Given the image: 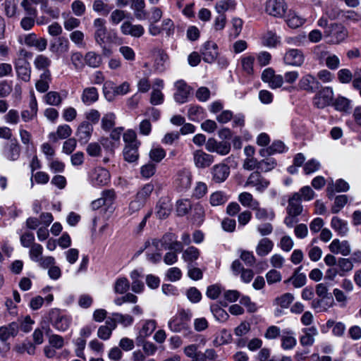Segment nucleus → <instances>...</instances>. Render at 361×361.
<instances>
[{"mask_svg":"<svg viewBox=\"0 0 361 361\" xmlns=\"http://www.w3.org/2000/svg\"><path fill=\"white\" fill-rule=\"evenodd\" d=\"M350 186L348 183L343 179H339L336 181V184L329 183L327 187V195L329 198L332 197L335 192H346L349 190Z\"/></svg>","mask_w":361,"mask_h":361,"instance_id":"nucleus-33","label":"nucleus"},{"mask_svg":"<svg viewBox=\"0 0 361 361\" xmlns=\"http://www.w3.org/2000/svg\"><path fill=\"white\" fill-rule=\"evenodd\" d=\"M85 61L90 67L97 68L102 63V57L94 51H89L85 56Z\"/></svg>","mask_w":361,"mask_h":361,"instance_id":"nucleus-48","label":"nucleus"},{"mask_svg":"<svg viewBox=\"0 0 361 361\" xmlns=\"http://www.w3.org/2000/svg\"><path fill=\"white\" fill-rule=\"evenodd\" d=\"M329 250L334 253H341L347 256L350 253V247L348 241L341 242L338 239L334 240L329 245Z\"/></svg>","mask_w":361,"mask_h":361,"instance_id":"nucleus-26","label":"nucleus"},{"mask_svg":"<svg viewBox=\"0 0 361 361\" xmlns=\"http://www.w3.org/2000/svg\"><path fill=\"white\" fill-rule=\"evenodd\" d=\"M92 9L95 12L101 13L102 14L106 16L112 10V7L109 6L102 0H95L93 2Z\"/></svg>","mask_w":361,"mask_h":361,"instance_id":"nucleus-56","label":"nucleus"},{"mask_svg":"<svg viewBox=\"0 0 361 361\" xmlns=\"http://www.w3.org/2000/svg\"><path fill=\"white\" fill-rule=\"evenodd\" d=\"M235 0H221L216 4V9L219 13H224V12L234 10L235 8Z\"/></svg>","mask_w":361,"mask_h":361,"instance_id":"nucleus-53","label":"nucleus"},{"mask_svg":"<svg viewBox=\"0 0 361 361\" xmlns=\"http://www.w3.org/2000/svg\"><path fill=\"white\" fill-rule=\"evenodd\" d=\"M351 101L344 97H338L334 103L335 108L340 111H348L350 109Z\"/></svg>","mask_w":361,"mask_h":361,"instance_id":"nucleus-63","label":"nucleus"},{"mask_svg":"<svg viewBox=\"0 0 361 361\" xmlns=\"http://www.w3.org/2000/svg\"><path fill=\"white\" fill-rule=\"evenodd\" d=\"M200 256L199 250L193 246L188 247L183 252L182 257L187 262H192Z\"/></svg>","mask_w":361,"mask_h":361,"instance_id":"nucleus-49","label":"nucleus"},{"mask_svg":"<svg viewBox=\"0 0 361 361\" xmlns=\"http://www.w3.org/2000/svg\"><path fill=\"white\" fill-rule=\"evenodd\" d=\"M169 327L172 331L183 332L185 336L192 334V331L189 328L188 323H185L180 320L179 317L176 315L169 322Z\"/></svg>","mask_w":361,"mask_h":361,"instance_id":"nucleus-23","label":"nucleus"},{"mask_svg":"<svg viewBox=\"0 0 361 361\" xmlns=\"http://www.w3.org/2000/svg\"><path fill=\"white\" fill-rule=\"evenodd\" d=\"M302 267H299L293 273V276L288 279L285 281V283L291 282L293 286L296 288L304 286L306 283V276L305 274L300 273Z\"/></svg>","mask_w":361,"mask_h":361,"instance_id":"nucleus-34","label":"nucleus"},{"mask_svg":"<svg viewBox=\"0 0 361 361\" xmlns=\"http://www.w3.org/2000/svg\"><path fill=\"white\" fill-rule=\"evenodd\" d=\"M172 204L169 197H161L156 206V214L160 219L167 218L171 214Z\"/></svg>","mask_w":361,"mask_h":361,"instance_id":"nucleus-19","label":"nucleus"},{"mask_svg":"<svg viewBox=\"0 0 361 361\" xmlns=\"http://www.w3.org/2000/svg\"><path fill=\"white\" fill-rule=\"evenodd\" d=\"M51 81V73L49 71H44L41 75L39 79L37 81L35 87L37 91L40 92H45L49 89V84Z\"/></svg>","mask_w":361,"mask_h":361,"instance_id":"nucleus-37","label":"nucleus"},{"mask_svg":"<svg viewBox=\"0 0 361 361\" xmlns=\"http://www.w3.org/2000/svg\"><path fill=\"white\" fill-rule=\"evenodd\" d=\"M114 197L115 193L113 190L104 191L100 198L91 203V207L94 210L98 209L102 206L109 207L112 204Z\"/></svg>","mask_w":361,"mask_h":361,"instance_id":"nucleus-22","label":"nucleus"},{"mask_svg":"<svg viewBox=\"0 0 361 361\" xmlns=\"http://www.w3.org/2000/svg\"><path fill=\"white\" fill-rule=\"evenodd\" d=\"M89 180L94 186L106 185L110 179L109 172L102 167H95L89 172Z\"/></svg>","mask_w":361,"mask_h":361,"instance_id":"nucleus-5","label":"nucleus"},{"mask_svg":"<svg viewBox=\"0 0 361 361\" xmlns=\"http://www.w3.org/2000/svg\"><path fill=\"white\" fill-rule=\"evenodd\" d=\"M130 288V283L125 277H121L116 280L114 283V290L115 293L123 294L128 290Z\"/></svg>","mask_w":361,"mask_h":361,"instance_id":"nucleus-51","label":"nucleus"},{"mask_svg":"<svg viewBox=\"0 0 361 361\" xmlns=\"http://www.w3.org/2000/svg\"><path fill=\"white\" fill-rule=\"evenodd\" d=\"M252 209L255 211V218L259 221L273 220L275 217V214L272 209L262 208L259 205H257Z\"/></svg>","mask_w":361,"mask_h":361,"instance_id":"nucleus-39","label":"nucleus"},{"mask_svg":"<svg viewBox=\"0 0 361 361\" xmlns=\"http://www.w3.org/2000/svg\"><path fill=\"white\" fill-rule=\"evenodd\" d=\"M334 99V91L330 87L322 89L314 96L313 103L319 109H323L331 104Z\"/></svg>","mask_w":361,"mask_h":361,"instance_id":"nucleus-7","label":"nucleus"},{"mask_svg":"<svg viewBox=\"0 0 361 361\" xmlns=\"http://www.w3.org/2000/svg\"><path fill=\"white\" fill-rule=\"evenodd\" d=\"M176 92L173 94L174 100L179 104L185 103L191 92V87L183 80H177L174 83Z\"/></svg>","mask_w":361,"mask_h":361,"instance_id":"nucleus-10","label":"nucleus"},{"mask_svg":"<svg viewBox=\"0 0 361 361\" xmlns=\"http://www.w3.org/2000/svg\"><path fill=\"white\" fill-rule=\"evenodd\" d=\"M176 184L180 191L186 190L191 185V173L187 170L180 171L176 179Z\"/></svg>","mask_w":361,"mask_h":361,"instance_id":"nucleus-27","label":"nucleus"},{"mask_svg":"<svg viewBox=\"0 0 361 361\" xmlns=\"http://www.w3.org/2000/svg\"><path fill=\"white\" fill-rule=\"evenodd\" d=\"M121 31L125 35L133 37H140L145 33V28L142 25H133L130 21H125L121 25Z\"/></svg>","mask_w":361,"mask_h":361,"instance_id":"nucleus-14","label":"nucleus"},{"mask_svg":"<svg viewBox=\"0 0 361 361\" xmlns=\"http://www.w3.org/2000/svg\"><path fill=\"white\" fill-rule=\"evenodd\" d=\"M298 87L307 92L313 93L320 87V83L314 76L307 74L299 80Z\"/></svg>","mask_w":361,"mask_h":361,"instance_id":"nucleus-13","label":"nucleus"},{"mask_svg":"<svg viewBox=\"0 0 361 361\" xmlns=\"http://www.w3.org/2000/svg\"><path fill=\"white\" fill-rule=\"evenodd\" d=\"M4 11L7 17H14L17 11V0H5Z\"/></svg>","mask_w":361,"mask_h":361,"instance_id":"nucleus-62","label":"nucleus"},{"mask_svg":"<svg viewBox=\"0 0 361 361\" xmlns=\"http://www.w3.org/2000/svg\"><path fill=\"white\" fill-rule=\"evenodd\" d=\"M154 190V185L151 183L145 184L136 194L135 197L140 200L146 203L152 191Z\"/></svg>","mask_w":361,"mask_h":361,"instance_id":"nucleus-52","label":"nucleus"},{"mask_svg":"<svg viewBox=\"0 0 361 361\" xmlns=\"http://www.w3.org/2000/svg\"><path fill=\"white\" fill-rule=\"evenodd\" d=\"M51 63V59L42 54L37 56L34 61L35 68L39 70H43L44 71H49V67Z\"/></svg>","mask_w":361,"mask_h":361,"instance_id":"nucleus-47","label":"nucleus"},{"mask_svg":"<svg viewBox=\"0 0 361 361\" xmlns=\"http://www.w3.org/2000/svg\"><path fill=\"white\" fill-rule=\"evenodd\" d=\"M230 174V168L225 164L214 165L212 169V180L217 183L224 182Z\"/></svg>","mask_w":361,"mask_h":361,"instance_id":"nucleus-15","label":"nucleus"},{"mask_svg":"<svg viewBox=\"0 0 361 361\" xmlns=\"http://www.w3.org/2000/svg\"><path fill=\"white\" fill-rule=\"evenodd\" d=\"M47 104L51 106H59L61 104L62 99L59 92L51 91L44 96Z\"/></svg>","mask_w":361,"mask_h":361,"instance_id":"nucleus-59","label":"nucleus"},{"mask_svg":"<svg viewBox=\"0 0 361 361\" xmlns=\"http://www.w3.org/2000/svg\"><path fill=\"white\" fill-rule=\"evenodd\" d=\"M305 61L303 52L298 49L288 50L284 56L283 61L286 65L299 67L302 65Z\"/></svg>","mask_w":361,"mask_h":361,"instance_id":"nucleus-12","label":"nucleus"},{"mask_svg":"<svg viewBox=\"0 0 361 361\" xmlns=\"http://www.w3.org/2000/svg\"><path fill=\"white\" fill-rule=\"evenodd\" d=\"M331 226L339 235L342 236L345 235L348 232L347 222L337 216L332 218Z\"/></svg>","mask_w":361,"mask_h":361,"instance_id":"nucleus-40","label":"nucleus"},{"mask_svg":"<svg viewBox=\"0 0 361 361\" xmlns=\"http://www.w3.org/2000/svg\"><path fill=\"white\" fill-rule=\"evenodd\" d=\"M274 243L267 238L260 239L256 246V253L258 256L264 257L271 252Z\"/></svg>","mask_w":361,"mask_h":361,"instance_id":"nucleus-29","label":"nucleus"},{"mask_svg":"<svg viewBox=\"0 0 361 361\" xmlns=\"http://www.w3.org/2000/svg\"><path fill=\"white\" fill-rule=\"evenodd\" d=\"M112 316L116 317V321L117 322V324H121L123 327L130 326L134 321L133 317L129 314L113 313Z\"/></svg>","mask_w":361,"mask_h":361,"instance_id":"nucleus-60","label":"nucleus"},{"mask_svg":"<svg viewBox=\"0 0 361 361\" xmlns=\"http://www.w3.org/2000/svg\"><path fill=\"white\" fill-rule=\"evenodd\" d=\"M238 201L240 204L246 207L251 208L256 207L257 205H259V202L254 199L252 195L248 192H243L238 195Z\"/></svg>","mask_w":361,"mask_h":361,"instance_id":"nucleus-38","label":"nucleus"},{"mask_svg":"<svg viewBox=\"0 0 361 361\" xmlns=\"http://www.w3.org/2000/svg\"><path fill=\"white\" fill-rule=\"evenodd\" d=\"M156 322L152 319L147 320L142 325V327L139 331V335L137 337V342L142 341L146 337L150 336L156 329Z\"/></svg>","mask_w":361,"mask_h":361,"instance_id":"nucleus-32","label":"nucleus"},{"mask_svg":"<svg viewBox=\"0 0 361 361\" xmlns=\"http://www.w3.org/2000/svg\"><path fill=\"white\" fill-rule=\"evenodd\" d=\"M286 20L288 25L291 28H298L305 22L303 18L299 16L295 12L292 11H289Z\"/></svg>","mask_w":361,"mask_h":361,"instance_id":"nucleus-44","label":"nucleus"},{"mask_svg":"<svg viewBox=\"0 0 361 361\" xmlns=\"http://www.w3.org/2000/svg\"><path fill=\"white\" fill-rule=\"evenodd\" d=\"M228 201V197L221 191L213 192L209 197V202L212 206L216 207L222 205Z\"/></svg>","mask_w":361,"mask_h":361,"instance_id":"nucleus-46","label":"nucleus"},{"mask_svg":"<svg viewBox=\"0 0 361 361\" xmlns=\"http://www.w3.org/2000/svg\"><path fill=\"white\" fill-rule=\"evenodd\" d=\"M193 160L196 167L204 169L213 163L214 157L202 150L197 149L193 152Z\"/></svg>","mask_w":361,"mask_h":361,"instance_id":"nucleus-16","label":"nucleus"},{"mask_svg":"<svg viewBox=\"0 0 361 361\" xmlns=\"http://www.w3.org/2000/svg\"><path fill=\"white\" fill-rule=\"evenodd\" d=\"M210 310L216 320L224 322L228 318V314L217 304L210 306Z\"/></svg>","mask_w":361,"mask_h":361,"instance_id":"nucleus-54","label":"nucleus"},{"mask_svg":"<svg viewBox=\"0 0 361 361\" xmlns=\"http://www.w3.org/2000/svg\"><path fill=\"white\" fill-rule=\"evenodd\" d=\"M93 27L94 28V40L97 44L102 47L106 42V37L108 32L106 20L101 18H96L93 21Z\"/></svg>","mask_w":361,"mask_h":361,"instance_id":"nucleus-8","label":"nucleus"},{"mask_svg":"<svg viewBox=\"0 0 361 361\" xmlns=\"http://www.w3.org/2000/svg\"><path fill=\"white\" fill-rule=\"evenodd\" d=\"M152 246L157 250H159V246H161L166 250H174L175 252H181L183 250L181 243L177 240V236L172 233L164 234L161 240L153 239Z\"/></svg>","mask_w":361,"mask_h":361,"instance_id":"nucleus-1","label":"nucleus"},{"mask_svg":"<svg viewBox=\"0 0 361 361\" xmlns=\"http://www.w3.org/2000/svg\"><path fill=\"white\" fill-rule=\"evenodd\" d=\"M93 128L90 123L87 121L82 122L77 130V136L82 143H87L90 140Z\"/></svg>","mask_w":361,"mask_h":361,"instance_id":"nucleus-24","label":"nucleus"},{"mask_svg":"<svg viewBox=\"0 0 361 361\" xmlns=\"http://www.w3.org/2000/svg\"><path fill=\"white\" fill-rule=\"evenodd\" d=\"M287 10V5L284 0H267L266 2L265 11L269 15L282 18Z\"/></svg>","mask_w":361,"mask_h":361,"instance_id":"nucleus-6","label":"nucleus"},{"mask_svg":"<svg viewBox=\"0 0 361 361\" xmlns=\"http://www.w3.org/2000/svg\"><path fill=\"white\" fill-rule=\"evenodd\" d=\"M40 9L42 13L47 14L52 19H57L60 16V10L57 7H53L49 4L48 0H42Z\"/></svg>","mask_w":361,"mask_h":361,"instance_id":"nucleus-41","label":"nucleus"},{"mask_svg":"<svg viewBox=\"0 0 361 361\" xmlns=\"http://www.w3.org/2000/svg\"><path fill=\"white\" fill-rule=\"evenodd\" d=\"M41 1L42 0H22L20 6L27 16L36 17L37 15L36 6L40 4Z\"/></svg>","mask_w":361,"mask_h":361,"instance_id":"nucleus-36","label":"nucleus"},{"mask_svg":"<svg viewBox=\"0 0 361 361\" xmlns=\"http://www.w3.org/2000/svg\"><path fill=\"white\" fill-rule=\"evenodd\" d=\"M43 247L38 243L32 245L29 251V256L32 261L37 262L42 257Z\"/></svg>","mask_w":361,"mask_h":361,"instance_id":"nucleus-58","label":"nucleus"},{"mask_svg":"<svg viewBox=\"0 0 361 361\" xmlns=\"http://www.w3.org/2000/svg\"><path fill=\"white\" fill-rule=\"evenodd\" d=\"M99 94L97 90L94 87L84 89L82 94V101L84 104L90 105L98 100Z\"/></svg>","mask_w":361,"mask_h":361,"instance_id":"nucleus-35","label":"nucleus"},{"mask_svg":"<svg viewBox=\"0 0 361 361\" xmlns=\"http://www.w3.org/2000/svg\"><path fill=\"white\" fill-rule=\"evenodd\" d=\"M292 333H287L281 336V346L284 350H290L296 345V339L293 336Z\"/></svg>","mask_w":361,"mask_h":361,"instance_id":"nucleus-61","label":"nucleus"},{"mask_svg":"<svg viewBox=\"0 0 361 361\" xmlns=\"http://www.w3.org/2000/svg\"><path fill=\"white\" fill-rule=\"evenodd\" d=\"M276 166V161L274 158L268 157L259 162V170L262 172H269Z\"/></svg>","mask_w":361,"mask_h":361,"instance_id":"nucleus-55","label":"nucleus"},{"mask_svg":"<svg viewBox=\"0 0 361 361\" xmlns=\"http://www.w3.org/2000/svg\"><path fill=\"white\" fill-rule=\"evenodd\" d=\"M25 44L28 47H35L39 51H43L47 46V40L45 38H37L35 33H30L24 38Z\"/></svg>","mask_w":361,"mask_h":361,"instance_id":"nucleus-20","label":"nucleus"},{"mask_svg":"<svg viewBox=\"0 0 361 361\" xmlns=\"http://www.w3.org/2000/svg\"><path fill=\"white\" fill-rule=\"evenodd\" d=\"M301 198L299 193H293L288 200L286 208L287 213L290 216H299L302 212Z\"/></svg>","mask_w":361,"mask_h":361,"instance_id":"nucleus-18","label":"nucleus"},{"mask_svg":"<svg viewBox=\"0 0 361 361\" xmlns=\"http://www.w3.org/2000/svg\"><path fill=\"white\" fill-rule=\"evenodd\" d=\"M285 150V145L279 140L274 141L271 146L267 148L261 149L259 152L262 157L271 156L275 153H282Z\"/></svg>","mask_w":361,"mask_h":361,"instance_id":"nucleus-30","label":"nucleus"},{"mask_svg":"<svg viewBox=\"0 0 361 361\" xmlns=\"http://www.w3.org/2000/svg\"><path fill=\"white\" fill-rule=\"evenodd\" d=\"M347 29L341 24L332 23L324 30V37L329 39L331 44H339L348 37Z\"/></svg>","mask_w":361,"mask_h":361,"instance_id":"nucleus-2","label":"nucleus"},{"mask_svg":"<svg viewBox=\"0 0 361 361\" xmlns=\"http://www.w3.org/2000/svg\"><path fill=\"white\" fill-rule=\"evenodd\" d=\"M145 0H133L131 4V8L134 11V15L138 20H142L146 16L145 11Z\"/></svg>","mask_w":361,"mask_h":361,"instance_id":"nucleus-42","label":"nucleus"},{"mask_svg":"<svg viewBox=\"0 0 361 361\" xmlns=\"http://www.w3.org/2000/svg\"><path fill=\"white\" fill-rule=\"evenodd\" d=\"M19 326L16 322H11L7 326L0 327V340L6 341L9 337L16 336L18 333Z\"/></svg>","mask_w":361,"mask_h":361,"instance_id":"nucleus-28","label":"nucleus"},{"mask_svg":"<svg viewBox=\"0 0 361 361\" xmlns=\"http://www.w3.org/2000/svg\"><path fill=\"white\" fill-rule=\"evenodd\" d=\"M206 149L209 152H216L218 154L224 156L228 154L231 150V144L227 141H217L214 138H209L206 142Z\"/></svg>","mask_w":361,"mask_h":361,"instance_id":"nucleus-9","label":"nucleus"},{"mask_svg":"<svg viewBox=\"0 0 361 361\" xmlns=\"http://www.w3.org/2000/svg\"><path fill=\"white\" fill-rule=\"evenodd\" d=\"M326 326L328 329L332 328V334L337 337L343 336L345 331V325L341 322H335L333 319H329Z\"/></svg>","mask_w":361,"mask_h":361,"instance_id":"nucleus-43","label":"nucleus"},{"mask_svg":"<svg viewBox=\"0 0 361 361\" xmlns=\"http://www.w3.org/2000/svg\"><path fill=\"white\" fill-rule=\"evenodd\" d=\"M49 320L52 326L60 331H66L71 324V318L63 314L59 309H52L49 312Z\"/></svg>","mask_w":361,"mask_h":361,"instance_id":"nucleus-3","label":"nucleus"},{"mask_svg":"<svg viewBox=\"0 0 361 361\" xmlns=\"http://www.w3.org/2000/svg\"><path fill=\"white\" fill-rule=\"evenodd\" d=\"M270 184L268 179L264 178L259 171L252 172L248 176L245 186L254 188L258 192H263Z\"/></svg>","mask_w":361,"mask_h":361,"instance_id":"nucleus-4","label":"nucleus"},{"mask_svg":"<svg viewBox=\"0 0 361 361\" xmlns=\"http://www.w3.org/2000/svg\"><path fill=\"white\" fill-rule=\"evenodd\" d=\"M30 109L23 110L21 112V118L23 121L28 122L33 119L37 114V102L34 96L31 97L30 104Z\"/></svg>","mask_w":361,"mask_h":361,"instance_id":"nucleus-31","label":"nucleus"},{"mask_svg":"<svg viewBox=\"0 0 361 361\" xmlns=\"http://www.w3.org/2000/svg\"><path fill=\"white\" fill-rule=\"evenodd\" d=\"M116 116L114 113H107L102 118V128L105 130H109L115 126Z\"/></svg>","mask_w":361,"mask_h":361,"instance_id":"nucleus-57","label":"nucleus"},{"mask_svg":"<svg viewBox=\"0 0 361 361\" xmlns=\"http://www.w3.org/2000/svg\"><path fill=\"white\" fill-rule=\"evenodd\" d=\"M168 55L163 51H158L154 59V68L157 71L162 72L165 69V65L168 61Z\"/></svg>","mask_w":361,"mask_h":361,"instance_id":"nucleus-45","label":"nucleus"},{"mask_svg":"<svg viewBox=\"0 0 361 361\" xmlns=\"http://www.w3.org/2000/svg\"><path fill=\"white\" fill-rule=\"evenodd\" d=\"M201 53L204 61L209 63L214 62L218 56L216 44L213 42H205Z\"/></svg>","mask_w":361,"mask_h":361,"instance_id":"nucleus-17","label":"nucleus"},{"mask_svg":"<svg viewBox=\"0 0 361 361\" xmlns=\"http://www.w3.org/2000/svg\"><path fill=\"white\" fill-rule=\"evenodd\" d=\"M69 49V42L65 37H59L54 41L51 42L49 50L51 53L61 55L66 53Z\"/></svg>","mask_w":361,"mask_h":361,"instance_id":"nucleus-21","label":"nucleus"},{"mask_svg":"<svg viewBox=\"0 0 361 361\" xmlns=\"http://www.w3.org/2000/svg\"><path fill=\"white\" fill-rule=\"evenodd\" d=\"M17 76L25 82H29L31 78L30 63L24 58H18L14 62Z\"/></svg>","mask_w":361,"mask_h":361,"instance_id":"nucleus-11","label":"nucleus"},{"mask_svg":"<svg viewBox=\"0 0 361 361\" xmlns=\"http://www.w3.org/2000/svg\"><path fill=\"white\" fill-rule=\"evenodd\" d=\"M140 143L127 144L123 149L124 159L129 162L133 163L137 161L139 158L138 147Z\"/></svg>","mask_w":361,"mask_h":361,"instance_id":"nucleus-25","label":"nucleus"},{"mask_svg":"<svg viewBox=\"0 0 361 361\" xmlns=\"http://www.w3.org/2000/svg\"><path fill=\"white\" fill-rule=\"evenodd\" d=\"M294 300L292 293H286L276 299L277 304L282 308H288Z\"/></svg>","mask_w":361,"mask_h":361,"instance_id":"nucleus-64","label":"nucleus"},{"mask_svg":"<svg viewBox=\"0 0 361 361\" xmlns=\"http://www.w3.org/2000/svg\"><path fill=\"white\" fill-rule=\"evenodd\" d=\"M337 266L339 268V276H343L347 272L350 271L353 268V264L351 260L346 258H340L338 260Z\"/></svg>","mask_w":361,"mask_h":361,"instance_id":"nucleus-50","label":"nucleus"}]
</instances>
